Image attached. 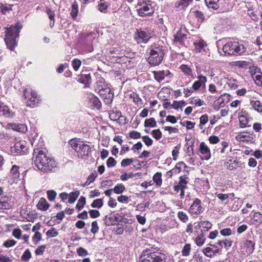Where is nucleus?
Here are the masks:
<instances>
[{"mask_svg":"<svg viewBox=\"0 0 262 262\" xmlns=\"http://www.w3.org/2000/svg\"><path fill=\"white\" fill-rule=\"evenodd\" d=\"M32 159L34 166L45 173L52 172L56 167L54 159L48 157L43 151L39 149H34Z\"/></svg>","mask_w":262,"mask_h":262,"instance_id":"1","label":"nucleus"},{"mask_svg":"<svg viewBox=\"0 0 262 262\" xmlns=\"http://www.w3.org/2000/svg\"><path fill=\"white\" fill-rule=\"evenodd\" d=\"M21 28L22 26L18 23L15 26H11L9 28H5L6 30L5 41L7 47L11 51L13 50L17 46L15 39L18 37Z\"/></svg>","mask_w":262,"mask_h":262,"instance_id":"2","label":"nucleus"},{"mask_svg":"<svg viewBox=\"0 0 262 262\" xmlns=\"http://www.w3.org/2000/svg\"><path fill=\"white\" fill-rule=\"evenodd\" d=\"M166 50L165 47L160 45L151 46L149 49V56L147 58L148 62L154 66L160 64L163 60Z\"/></svg>","mask_w":262,"mask_h":262,"instance_id":"3","label":"nucleus"},{"mask_svg":"<svg viewBox=\"0 0 262 262\" xmlns=\"http://www.w3.org/2000/svg\"><path fill=\"white\" fill-rule=\"evenodd\" d=\"M140 262H166V258L164 254L157 252L155 248L151 247L143 251Z\"/></svg>","mask_w":262,"mask_h":262,"instance_id":"4","label":"nucleus"},{"mask_svg":"<svg viewBox=\"0 0 262 262\" xmlns=\"http://www.w3.org/2000/svg\"><path fill=\"white\" fill-rule=\"evenodd\" d=\"M222 50L225 55H241L245 53L246 48L237 41H229L223 46Z\"/></svg>","mask_w":262,"mask_h":262,"instance_id":"5","label":"nucleus"},{"mask_svg":"<svg viewBox=\"0 0 262 262\" xmlns=\"http://www.w3.org/2000/svg\"><path fill=\"white\" fill-rule=\"evenodd\" d=\"M138 15L141 17L151 16L155 10L149 0H139L136 6Z\"/></svg>","mask_w":262,"mask_h":262,"instance_id":"6","label":"nucleus"},{"mask_svg":"<svg viewBox=\"0 0 262 262\" xmlns=\"http://www.w3.org/2000/svg\"><path fill=\"white\" fill-rule=\"evenodd\" d=\"M24 94L26 101L27 105L31 107H34L36 104L38 102L39 99L36 92L33 91L31 88H26L24 90Z\"/></svg>","mask_w":262,"mask_h":262,"instance_id":"7","label":"nucleus"},{"mask_svg":"<svg viewBox=\"0 0 262 262\" xmlns=\"http://www.w3.org/2000/svg\"><path fill=\"white\" fill-rule=\"evenodd\" d=\"M98 93L104 100L106 103L109 104L113 101L114 94L112 93L111 89L107 84L99 85L98 86Z\"/></svg>","mask_w":262,"mask_h":262,"instance_id":"8","label":"nucleus"},{"mask_svg":"<svg viewBox=\"0 0 262 262\" xmlns=\"http://www.w3.org/2000/svg\"><path fill=\"white\" fill-rule=\"evenodd\" d=\"M27 150L28 147L24 141L16 142L14 145L10 148V152L14 156L24 155L27 152Z\"/></svg>","mask_w":262,"mask_h":262,"instance_id":"9","label":"nucleus"},{"mask_svg":"<svg viewBox=\"0 0 262 262\" xmlns=\"http://www.w3.org/2000/svg\"><path fill=\"white\" fill-rule=\"evenodd\" d=\"M151 38V34L148 30H138L134 35V38L138 43H146Z\"/></svg>","mask_w":262,"mask_h":262,"instance_id":"10","label":"nucleus"},{"mask_svg":"<svg viewBox=\"0 0 262 262\" xmlns=\"http://www.w3.org/2000/svg\"><path fill=\"white\" fill-rule=\"evenodd\" d=\"M88 104L93 108L99 109L101 103L99 99L93 94H89L88 96Z\"/></svg>","mask_w":262,"mask_h":262,"instance_id":"11","label":"nucleus"},{"mask_svg":"<svg viewBox=\"0 0 262 262\" xmlns=\"http://www.w3.org/2000/svg\"><path fill=\"white\" fill-rule=\"evenodd\" d=\"M189 211L191 213L195 214H200L203 212L201 200L195 199L193 204L190 206Z\"/></svg>","mask_w":262,"mask_h":262,"instance_id":"12","label":"nucleus"},{"mask_svg":"<svg viewBox=\"0 0 262 262\" xmlns=\"http://www.w3.org/2000/svg\"><path fill=\"white\" fill-rule=\"evenodd\" d=\"M199 151L203 155L202 159L206 160H209L211 157L210 150L208 146L204 143L201 142L199 147Z\"/></svg>","mask_w":262,"mask_h":262,"instance_id":"13","label":"nucleus"},{"mask_svg":"<svg viewBox=\"0 0 262 262\" xmlns=\"http://www.w3.org/2000/svg\"><path fill=\"white\" fill-rule=\"evenodd\" d=\"M195 46L194 51L196 53H202L205 51V48L207 46L206 42L200 38H198L193 42Z\"/></svg>","mask_w":262,"mask_h":262,"instance_id":"14","label":"nucleus"},{"mask_svg":"<svg viewBox=\"0 0 262 262\" xmlns=\"http://www.w3.org/2000/svg\"><path fill=\"white\" fill-rule=\"evenodd\" d=\"M186 36V31L181 28L174 35L173 41L175 43L181 44L184 40Z\"/></svg>","mask_w":262,"mask_h":262,"instance_id":"15","label":"nucleus"},{"mask_svg":"<svg viewBox=\"0 0 262 262\" xmlns=\"http://www.w3.org/2000/svg\"><path fill=\"white\" fill-rule=\"evenodd\" d=\"M0 116L6 118H11L13 116V113L10 110L8 106L0 102Z\"/></svg>","mask_w":262,"mask_h":262,"instance_id":"16","label":"nucleus"},{"mask_svg":"<svg viewBox=\"0 0 262 262\" xmlns=\"http://www.w3.org/2000/svg\"><path fill=\"white\" fill-rule=\"evenodd\" d=\"M79 142L75 139H71L69 141V144L71 147L77 153L78 157L81 158L82 157V148L81 145L78 143Z\"/></svg>","mask_w":262,"mask_h":262,"instance_id":"17","label":"nucleus"},{"mask_svg":"<svg viewBox=\"0 0 262 262\" xmlns=\"http://www.w3.org/2000/svg\"><path fill=\"white\" fill-rule=\"evenodd\" d=\"M118 218L113 214L106 215L104 219V223L106 226H112L116 224Z\"/></svg>","mask_w":262,"mask_h":262,"instance_id":"18","label":"nucleus"},{"mask_svg":"<svg viewBox=\"0 0 262 262\" xmlns=\"http://www.w3.org/2000/svg\"><path fill=\"white\" fill-rule=\"evenodd\" d=\"M255 243L250 240H246L243 242V248L246 249V252L251 254L254 250Z\"/></svg>","mask_w":262,"mask_h":262,"instance_id":"19","label":"nucleus"},{"mask_svg":"<svg viewBox=\"0 0 262 262\" xmlns=\"http://www.w3.org/2000/svg\"><path fill=\"white\" fill-rule=\"evenodd\" d=\"M92 82L90 73L83 74V88H90Z\"/></svg>","mask_w":262,"mask_h":262,"instance_id":"20","label":"nucleus"},{"mask_svg":"<svg viewBox=\"0 0 262 262\" xmlns=\"http://www.w3.org/2000/svg\"><path fill=\"white\" fill-rule=\"evenodd\" d=\"M198 79L199 80L194 82L192 85V88L194 90H198L207 80L206 77L202 75L199 76Z\"/></svg>","mask_w":262,"mask_h":262,"instance_id":"21","label":"nucleus"},{"mask_svg":"<svg viewBox=\"0 0 262 262\" xmlns=\"http://www.w3.org/2000/svg\"><path fill=\"white\" fill-rule=\"evenodd\" d=\"M11 207V205L8 198L2 197L0 198V209H8Z\"/></svg>","mask_w":262,"mask_h":262,"instance_id":"22","label":"nucleus"},{"mask_svg":"<svg viewBox=\"0 0 262 262\" xmlns=\"http://www.w3.org/2000/svg\"><path fill=\"white\" fill-rule=\"evenodd\" d=\"M168 73V71H154V77L157 81L161 82L164 79L165 76L167 75Z\"/></svg>","mask_w":262,"mask_h":262,"instance_id":"23","label":"nucleus"},{"mask_svg":"<svg viewBox=\"0 0 262 262\" xmlns=\"http://www.w3.org/2000/svg\"><path fill=\"white\" fill-rule=\"evenodd\" d=\"M12 128L18 132L25 133L27 131V126L25 124H11Z\"/></svg>","mask_w":262,"mask_h":262,"instance_id":"24","label":"nucleus"},{"mask_svg":"<svg viewBox=\"0 0 262 262\" xmlns=\"http://www.w3.org/2000/svg\"><path fill=\"white\" fill-rule=\"evenodd\" d=\"M205 1L209 8L217 10L220 7V0H205Z\"/></svg>","mask_w":262,"mask_h":262,"instance_id":"25","label":"nucleus"},{"mask_svg":"<svg viewBox=\"0 0 262 262\" xmlns=\"http://www.w3.org/2000/svg\"><path fill=\"white\" fill-rule=\"evenodd\" d=\"M229 95L227 94H224L222 95L221 97H219L217 100H216L213 104V108L215 110H218L222 103H224V98L223 97H226L227 98V101L229 100Z\"/></svg>","mask_w":262,"mask_h":262,"instance_id":"26","label":"nucleus"},{"mask_svg":"<svg viewBox=\"0 0 262 262\" xmlns=\"http://www.w3.org/2000/svg\"><path fill=\"white\" fill-rule=\"evenodd\" d=\"M37 208L41 210H46L49 207V204L47 203L46 200L43 198L40 199L37 205Z\"/></svg>","mask_w":262,"mask_h":262,"instance_id":"27","label":"nucleus"},{"mask_svg":"<svg viewBox=\"0 0 262 262\" xmlns=\"http://www.w3.org/2000/svg\"><path fill=\"white\" fill-rule=\"evenodd\" d=\"M193 0H180L175 4V7L179 9H184L187 7Z\"/></svg>","mask_w":262,"mask_h":262,"instance_id":"28","label":"nucleus"},{"mask_svg":"<svg viewBox=\"0 0 262 262\" xmlns=\"http://www.w3.org/2000/svg\"><path fill=\"white\" fill-rule=\"evenodd\" d=\"M250 104L253 109L258 112H262V103L258 100H251Z\"/></svg>","mask_w":262,"mask_h":262,"instance_id":"29","label":"nucleus"},{"mask_svg":"<svg viewBox=\"0 0 262 262\" xmlns=\"http://www.w3.org/2000/svg\"><path fill=\"white\" fill-rule=\"evenodd\" d=\"M78 12V5L76 1H74L72 5L71 11L70 13V14L73 19H75L76 18Z\"/></svg>","mask_w":262,"mask_h":262,"instance_id":"30","label":"nucleus"},{"mask_svg":"<svg viewBox=\"0 0 262 262\" xmlns=\"http://www.w3.org/2000/svg\"><path fill=\"white\" fill-rule=\"evenodd\" d=\"M109 5L104 0H100L97 7L100 12L105 13Z\"/></svg>","mask_w":262,"mask_h":262,"instance_id":"31","label":"nucleus"},{"mask_svg":"<svg viewBox=\"0 0 262 262\" xmlns=\"http://www.w3.org/2000/svg\"><path fill=\"white\" fill-rule=\"evenodd\" d=\"M152 180L158 187L161 186L162 185V183L161 172H156L154 175V176L152 177Z\"/></svg>","mask_w":262,"mask_h":262,"instance_id":"32","label":"nucleus"},{"mask_svg":"<svg viewBox=\"0 0 262 262\" xmlns=\"http://www.w3.org/2000/svg\"><path fill=\"white\" fill-rule=\"evenodd\" d=\"M217 252V250H213V248L210 246V247H207L203 249V253L207 257H212L215 256L214 252Z\"/></svg>","mask_w":262,"mask_h":262,"instance_id":"33","label":"nucleus"},{"mask_svg":"<svg viewBox=\"0 0 262 262\" xmlns=\"http://www.w3.org/2000/svg\"><path fill=\"white\" fill-rule=\"evenodd\" d=\"M12 5H3L1 4L0 5V12L3 14H7L9 13L10 11L12 10Z\"/></svg>","mask_w":262,"mask_h":262,"instance_id":"34","label":"nucleus"},{"mask_svg":"<svg viewBox=\"0 0 262 262\" xmlns=\"http://www.w3.org/2000/svg\"><path fill=\"white\" fill-rule=\"evenodd\" d=\"M253 224L260 225L262 223V214L259 212H255L253 216Z\"/></svg>","mask_w":262,"mask_h":262,"instance_id":"35","label":"nucleus"},{"mask_svg":"<svg viewBox=\"0 0 262 262\" xmlns=\"http://www.w3.org/2000/svg\"><path fill=\"white\" fill-rule=\"evenodd\" d=\"M205 240L206 238L203 233H202L201 234L198 235L195 238V243L197 246H201L204 244Z\"/></svg>","mask_w":262,"mask_h":262,"instance_id":"36","label":"nucleus"},{"mask_svg":"<svg viewBox=\"0 0 262 262\" xmlns=\"http://www.w3.org/2000/svg\"><path fill=\"white\" fill-rule=\"evenodd\" d=\"M79 194V191L71 192L69 194L68 202L70 204L73 203L76 200Z\"/></svg>","mask_w":262,"mask_h":262,"instance_id":"37","label":"nucleus"},{"mask_svg":"<svg viewBox=\"0 0 262 262\" xmlns=\"http://www.w3.org/2000/svg\"><path fill=\"white\" fill-rule=\"evenodd\" d=\"M188 178L186 176H183L180 177V181L178 183L179 186L182 189H185L186 187V185L188 183Z\"/></svg>","mask_w":262,"mask_h":262,"instance_id":"38","label":"nucleus"},{"mask_svg":"<svg viewBox=\"0 0 262 262\" xmlns=\"http://www.w3.org/2000/svg\"><path fill=\"white\" fill-rule=\"evenodd\" d=\"M239 120L240 127L242 128L245 127L248 122L247 117L244 115H240L239 116Z\"/></svg>","mask_w":262,"mask_h":262,"instance_id":"39","label":"nucleus"},{"mask_svg":"<svg viewBox=\"0 0 262 262\" xmlns=\"http://www.w3.org/2000/svg\"><path fill=\"white\" fill-rule=\"evenodd\" d=\"M180 69L186 75L192 76V70L188 66L185 65V64H182L180 66Z\"/></svg>","mask_w":262,"mask_h":262,"instance_id":"40","label":"nucleus"},{"mask_svg":"<svg viewBox=\"0 0 262 262\" xmlns=\"http://www.w3.org/2000/svg\"><path fill=\"white\" fill-rule=\"evenodd\" d=\"M238 162L236 160H234L232 163L229 162H225V166L229 170H233L238 166Z\"/></svg>","mask_w":262,"mask_h":262,"instance_id":"41","label":"nucleus"},{"mask_svg":"<svg viewBox=\"0 0 262 262\" xmlns=\"http://www.w3.org/2000/svg\"><path fill=\"white\" fill-rule=\"evenodd\" d=\"M156 121L154 118H151L150 119H147L145 120L144 122V126L153 127L156 126Z\"/></svg>","mask_w":262,"mask_h":262,"instance_id":"42","label":"nucleus"},{"mask_svg":"<svg viewBox=\"0 0 262 262\" xmlns=\"http://www.w3.org/2000/svg\"><path fill=\"white\" fill-rule=\"evenodd\" d=\"M198 228L206 229V230L211 228L212 224L208 221H201L198 223Z\"/></svg>","mask_w":262,"mask_h":262,"instance_id":"43","label":"nucleus"},{"mask_svg":"<svg viewBox=\"0 0 262 262\" xmlns=\"http://www.w3.org/2000/svg\"><path fill=\"white\" fill-rule=\"evenodd\" d=\"M19 167L16 165H13L10 170V173L14 179L18 178L19 177Z\"/></svg>","mask_w":262,"mask_h":262,"instance_id":"44","label":"nucleus"},{"mask_svg":"<svg viewBox=\"0 0 262 262\" xmlns=\"http://www.w3.org/2000/svg\"><path fill=\"white\" fill-rule=\"evenodd\" d=\"M226 83L228 84L229 86L232 89H235L237 87L238 82L235 79L233 78H227Z\"/></svg>","mask_w":262,"mask_h":262,"instance_id":"45","label":"nucleus"},{"mask_svg":"<svg viewBox=\"0 0 262 262\" xmlns=\"http://www.w3.org/2000/svg\"><path fill=\"white\" fill-rule=\"evenodd\" d=\"M178 217L181 221L184 223H187L188 221V215L183 211H179L178 213Z\"/></svg>","mask_w":262,"mask_h":262,"instance_id":"46","label":"nucleus"},{"mask_svg":"<svg viewBox=\"0 0 262 262\" xmlns=\"http://www.w3.org/2000/svg\"><path fill=\"white\" fill-rule=\"evenodd\" d=\"M31 253L29 249L25 250L21 257V260L24 261H28L31 257Z\"/></svg>","mask_w":262,"mask_h":262,"instance_id":"47","label":"nucleus"},{"mask_svg":"<svg viewBox=\"0 0 262 262\" xmlns=\"http://www.w3.org/2000/svg\"><path fill=\"white\" fill-rule=\"evenodd\" d=\"M223 244L224 245V247L226 249H228V248L229 247H230L231 246V245H232V241L228 240V239H225L224 241H218L217 245L219 246H220V247H223V246H222Z\"/></svg>","mask_w":262,"mask_h":262,"instance_id":"48","label":"nucleus"},{"mask_svg":"<svg viewBox=\"0 0 262 262\" xmlns=\"http://www.w3.org/2000/svg\"><path fill=\"white\" fill-rule=\"evenodd\" d=\"M130 97L133 99V101L136 105L138 106L142 104V101L141 98L137 94H133L130 95Z\"/></svg>","mask_w":262,"mask_h":262,"instance_id":"49","label":"nucleus"},{"mask_svg":"<svg viewBox=\"0 0 262 262\" xmlns=\"http://www.w3.org/2000/svg\"><path fill=\"white\" fill-rule=\"evenodd\" d=\"M125 189V186L123 184H119L114 187L113 190L115 193L117 194H120L124 191Z\"/></svg>","mask_w":262,"mask_h":262,"instance_id":"50","label":"nucleus"},{"mask_svg":"<svg viewBox=\"0 0 262 262\" xmlns=\"http://www.w3.org/2000/svg\"><path fill=\"white\" fill-rule=\"evenodd\" d=\"M91 207L93 208H100L103 206V201L102 199L95 200L91 204Z\"/></svg>","mask_w":262,"mask_h":262,"instance_id":"51","label":"nucleus"},{"mask_svg":"<svg viewBox=\"0 0 262 262\" xmlns=\"http://www.w3.org/2000/svg\"><path fill=\"white\" fill-rule=\"evenodd\" d=\"M249 72L252 78L254 79V77L261 72V70L257 67H253L250 69Z\"/></svg>","mask_w":262,"mask_h":262,"instance_id":"52","label":"nucleus"},{"mask_svg":"<svg viewBox=\"0 0 262 262\" xmlns=\"http://www.w3.org/2000/svg\"><path fill=\"white\" fill-rule=\"evenodd\" d=\"M46 235L48 237H55L58 235V232L54 228H51L47 231Z\"/></svg>","mask_w":262,"mask_h":262,"instance_id":"53","label":"nucleus"},{"mask_svg":"<svg viewBox=\"0 0 262 262\" xmlns=\"http://www.w3.org/2000/svg\"><path fill=\"white\" fill-rule=\"evenodd\" d=\"M191 250V246L189 244H186L183 247V249L182 251V254L183 256H188L190 254Z\"/></svg>","mask_w":262,"mask_h":262,"instance_id":"54","label":"nucleus"},{"mask_svg":"<svg viewBox=\"0 0 262 262\" xmlns=\"http://www.w3.org/2000/svg\"><path fill=\"white\" fill-rule=\"evenodd\" d=\"M97 176V173L96 172H95L94 173H92L91 174H90L88 177L86 181L85 182V183L84 184H83V186H84V185H88L91 183L93 182L94 180H95V179L96 178Z\"/></svg>","mask_w":262,"mask_h":262,"instance_id":"55","label":"nucleus"},{"mask_svg":"<svg viewBox=\"0 0 262 262\" xmlns=\"http://www.w3.org/2000/svg\"><path fill=\"white\" fill-rule=\"evenodd\" d=\"M208 121V117L207 115H202L200 118L199 127L201 129L203 128V126L205 125Z\"/></svg>","mask_w":262,"mask_h":262,"instance_id":"56","label":"nucleus"},{"mask_svg":"<svg viewBox=\"0 0 262 262\" xmlns=\"http://www.w3.org/2000/svg\"><path fill=\"white\" fill-rule=\"evenodd\" d=\"M261 72H260L257 75L254 77L253 80L255 83L258 86H262V76Z\"/></svg>","mask_w":262,"mask_h":262,"instance_id":"57","label":"nucleus"},{"mask_svg":"<svg viewBox=\"0 0 262 262\" xmlns=\"http://www.w3.org/2000/svg\"><path fill=\"white\" fill-rule=\"evenodd\" d=\"M46 248V245H41L38 246L37 249L35 251V253L37 255H41L43 254L45 251V249Z\"/></svg>","mask_w":262,"mask_h":262,"instance_id":"58","label":"nucleus"},{"mask_svg":"<svg viewBox=\"0 0 262 262\" xmlns=\"http://www.w3.org/2000/svg\"><path fill=\"white\" fill-rule=\"evenodd\" d=\"M41 234L39 232H36L32 237V241L34 244H37L38 242L41 241Z\"/></svg>","mask_w":262,"mask_h":262,"instance_id":"59","label":"nucleus"},{"mask_svg":"<svg viewBox=\"0 0 262 262\" xmlns=\"http://www.w3.org/2000/svg\"><path fill=\"white\" fill-rule=\"evenodd\" d=\"M151 134L152 135L153 137L157 140L160 139L162 136V133L159 129L153 130L151 132Z\"/></svg>","mask_w":262,"mask_h":262,"instance_id":"60","label":"nucleus"},{"mask_svg":"<svg viewBox=\"0 0 262 262\" xmlns=\"http://www.w3.org/2000/svg\"><path fill=\"white\" fill-rule=\"evenodd\" d=\"M47 194L48 198L50 201H53L57 195L56 192L53 190H48L47 191Z\"/></svg>","mask_w":262,"mask_h":262,"instance_id":"61","label":"nucleus"},{"mask_svg":"<svg viewBox=\"0 0 262 262\" xmlns=\"http://www.w3.org/2000/svg\"><path fill=\"white\" fill-rule=\"evenodd\" d=\"M46 12L49 16V18L51 20H54L55 12L51 8L46 7Z\"/></svg>","mask_w":262,"mask_h":262,"instance_id":"62","label":"nucleus"},{"mask_svg":"<svg viewBox=\"0 0 262 262\" xmlns=\"http://www.w3.org/2000/svg\"><path fill=\"white\" fill-rule=\"evenodd\" d=\"M81 64V61L79 59H74L72 61V66L74 70L77 71Z\"/></svg>","mask_w":262,"mask_h":262,"instance_id":"63","label":"nucleus"},{"mask_svg":"<svg viewBox=\"0 0 262 262\" xmlns=\"http://www.w3.org/2000/svg\"><path fill=\"white\" fill-rule=\"evenodd\" d=\"M142 140L145 144L149 146L152 144L153 141L148 136H144L142 137Z\"/></svg>","mask_w":262,"mask_h":262,"instance_id":"64","label":"nucleus"}]
</instances>
